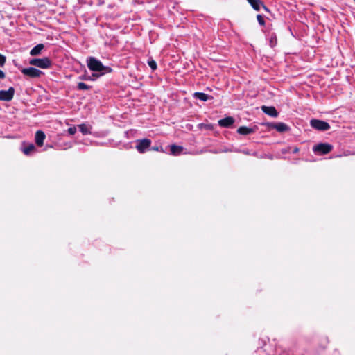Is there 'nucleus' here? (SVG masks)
I'll return each mask as SVG.
<instances>
[{"mask_svg": "<svg viewBox=\"0 0 355 355\" xmlns=\"http://www.w3.org/2000/svg\"><path fill=\"white\" fill-rule=\"evenodd\" d=\"M14 94L15 89L12 87L8 90H0V101H10L13 98Z\"/></svg>", "mask_w": 355, "mask_h": 355, "instance_id": "7", "label": "nucleus"}, {"mask_svg": "<svg viewBox=\"0 0 355 355\" xmlns=\"http://www.w3.org/2000/svg\"><path fill=\"white\" fill-rule=\"evenodd\" d=\"M21 150L26 155H30L33 152L36 151L35 146L33 144H24Z\"/></svg>", "mask_w": 355, "mask_h": 355, "instance_id": "15", "label": "nucleus"}, {"mask_svg": "<svg viewBox=\"0 0 355 355\" xmlns=\"http://www.w3.org/2000/svg\"><path fill=\"white\" fill-rule=\"evenodd\" d=\"M261 110L268 116L272 117H277L278 116V112L275 107L263 105L261 107Z\"/></svg>", "mask_w": 355, "mask_h": 355, "instance_id": "11", "label": "nucleus"}, {"mask_svg": "<svg viewBox=\"0 0 355 355\" xmlns=\"http://www.w3.org/2000/svg\"><path fill=\"white\" fill-rule=\"evenodd\" d=\"M6 57L0 53V66L3 67L6 62Z\"/></svg>", "mask_w": 355, "mask_h": 355, "instance_id": "24", "label": "nucleus"}, {"mask_svg": "<svg viewBox=\"0 0 355 355\" xmlns=\"http://www.w3.org/2000/svg\"><path fill=\"white\" fill-rule=\"evenodd\" d=\"M87 64L90 71L102 72L101 75H103L105 73H111L112 71L111 67L104 66L99 60L94 57H89L87 59Z\"/></svg>", "mask_w": 355, "mask_h": 355, "instance_id": "1", "label": "nucleus"}, {"mask_svg": "<svg viewBox=\"0 0 355 355\" xmlns=\"http://www.w3.org/2000/svg\"><path fill=\"white\" fill-rule=\"evenodd\" d=\"M6 75L5 73L0 69V80H2L5 78Z\"/></svg>", "mask_w": 355, "mask_h": 355, "instance_id": "25", "label": "nucleus"}, {"mask_svg": "<svg viewBox=\"0 0 355 355\" xmlns=\"http://www.w3.org/2000/svg\"><path fill=\"white\" fill-rule=\"evenodd\" d=\"M148 64L151 68V69L153 71L157 69V63L153 59H150L148 60Z\"/></svg>", "mask_w": 355, "mask_h": 355, "instance_id": "21", "label": "nucleus"}, {"mask_svg": "<svg viewBox=\"0 0 355 355\" xmlns=\"http://www.w3.org/2000/svg\"><path fill=\"white\" fill-rule=\"evenodd\" d=\"M153 149H154V150H158V148H154Z\"/></svg>", "mask_w": 355, "mask_h": 355, "instance_id": "27", "label": "nucleus"}, {"mask_svg": "<svg viewBox=\"0 0 355 355\" xmlns=\"http://www.w3.org/2000/svg\"><path fill=\"white\" fill-rule=\"evenodd\" d=\"M77 88L79 90H88L90 88V87L83 82H80L77 85Z\"/></svg>", "mask_w": 355, "mask_h": 355, "instance_id": "20", "label": "nucleus"}, {"mask_svg": "<svg viewBox=\"0 0 355 355\" xmlns=\"http://www.w3.org/2000/svg\"><path fill=\"white\" fill-rule=\"evenodd\" d=\"M269 126L271 128L275 129L279 132H287L290 129L286 123L282 122L270 123Z\"/></svg>", "mask_w": 355, "mask_h": 355, "instance_id": "8", "label": "nucleus"}, {"mask_svg": "<svg viewBox=\"0 0 355 355\" xmlns=\"http://www.w3.org/2000/svg\"><path fill=\"white\" fill-rule=\"evenodd\" d=\"M29 63L31 65L36 66L41 69H49L51 66V61L47 57L43 58H33L30 60Z\"/></svg>", "mask_w": 355, "mask_h": 355, "instance_id": "2", "label": "nucleus"}, {"mask_svg": "<svg viewBox=\"0 0 355 355\" xmlns=\"http://www.w3.org/2000/svg\"><path fill=\"white\" fill-rule=\"evenodd\" d=\"M98 5L99 6H101L103 4H104V0H98Z\"/></svg>", "mask_w": 355, "mask_h": 355, "instance_id": "26", "label": "nucleus"}, {"mask_svg": "<svg viewBox=\"0 0 355 355\" xmlns=\"http://www.w3.org/2000/svg\"><path fill=\"white\" fill-rule=\"evenodd\" d=\"M169 147H170V150H171V155H172L173 156H178L182 154L186 153V152H184V147H182L181 146L172 144V145L169 146Z\"/></svg>", "mask_w": 355, "mask_h": 355, "instance_id": "9", "label": "nucleus"}, {"mask_svg": "<svg viewBox=\"0 0 355 355\" xmlns=\"http://www.w3.org/2000/svg\"><path fill=\"white\" fill-rule=\"evenodd\" d=\"M44 48V45L43 44H38L31 50L30 55L32 56L37 55L41 53Z\"/></svg>", "mask_w": 355, "mask_h": 355, "instance_id": "17", "label": "nucleus"}, {"mask_svg": "<svg viewBox=\"0 0 355 355\" xmlns=\"http://www.w3.org/2000/svg\"><path fill=\"white\" fill-rule=\"evenodd\" d=\"M136 149L140 153H145L151 145V140L149 139H138L136 141Z\"/></svg>", "mask_w": 355, "mask_h": 355, "instance_id": "5", "label": "nucleus"}, {"mask_svg": "<svg viewBox=\"0 0 355 355\" xmlns=\"http://www.w3.org/2000/svg\"><path fill=\"white\" fill-rule=\"evenodd\" d=\"M310 125L313 128L318 130L325 131L330 128V125L327 122L318 119H311Z\"/></svg>", "mask_w": 355, "mask_h": 355, "instance_id": "4", "label": "nucleus"}, {"mask_svg": "<svg viewBox=\"0 0 355 355\" xmlns=\"http://www.w3.org/2000/svg\"><path fill=\"white\" fill-rule=\"evenodd\" d=\"M257 129V127L248 128L246 126H241L238 128L237 132L240 135H247L255 132Z\"/></svg>", "mask_w": 355, "mask_h": 355, "instance_id": "14", "label": "nucleus"}, {"mask_svg": "<svg viewBox=\"0 0 355 355\" xmlns=\"http://www.w3.org/2000/svg\"><path fill=\"white\" fill-rule=\"evenodd\" d=\"M257 19L258 23L261 26H264L265 25V20H264L263 17L261 15H258L257 16Z\"/></svg>", "mask_w": 355, "mask_h": 355, "instance_id": "22", "label": "nucleus"}, {"mask_svg": "<svg viewBox=\"0 0 355 355\" xmlns=\"http://www.w3.org/2000/svg\"><path fill=\"white\" fill-rule=\"evenodd\" d=\"M21 71L24 76L30 78H39L44 73L42 71L32 67L24 68Z\"/></svg>", "mask_w": 355, "mask_h": 355, "instance_id": "6", "label": "nucleus"}, {"mask_svg": "<svg viewBox=\"0 0 355 355\" xmlns=\"http://www.w3.org/2000/svg\"><path fill=\"white\" fill-rule=\"evenodd\" d=\"M193 98L202 101H207L209 99H212L213 97L203 92H195L193 95Z\"/></svg>", "mask_w": 355, "mask_h": 355, "instance_id": "16", "label": "nucleus"}, {"mask_svg": "<svg viewBox=\"0 0 355 355\" xmlns=\"http://www.w3.org/2000/svg\"><path fill=\"white\" fill-rule=\"evenodd\" d=\"M269 44L271 47L276 46L277 43V36L275 33H271L268 35Z\"/></svg>", "mask_w": 355, "mask_h": 355, "instance_id": "19", "label": "nucleus"}, {"mask_svg": "<svg viewBox=\"0 0 355 355\" xmlns=\"http://www.w3.org/2000/svg\"><path fill=\"white\" fill-rule=\"evenodd\" d=\"M333 149V146L329 144L321 143L313 147V151L318 155H326Z\"/></svg>", "mask_w": 355, "mask_h": 355, "instance_id": "3", "label": "nucleus"}, {"mask_svg": "<svg viewBox=\"0 0 355 355\" xmlns=\"http://www.w3.org/2000/svg\"><path fill=\"white\" fill-rule=\"evenodd\" d=\"M79 130L82 132L83 135H90L92 133V126L89 125H86L85 123H82L78 125Z\"/></svg>", "mask_w": 355, "mask_h": 355, "instance_id": "18", "label": "nucleus"}, {"mask_svg": "<svg viewBox=\"0 0 355 355\" xmlns=\"http://www.w3.org/2000/svg\"><path fill=\"white\" fill-rule=\"evenodd\" d=\"M46 135L42 130H37L35 132V143L38 146H42L44 144Z\"/></svg>", "mask_w": 355, "mask_h": 355, "instance_id": "10", "label": "nucleus"}, {"mask_svg": "<svg viewBox=\"0 0 355 355\" xmlns=\"http://www.w3.org/2000/svg\"><path fill=\"white\" fill-rule=\"evenodd\" d=\"M67 132L69 135H73L76 132V128L75 126H71L68 128Z\"/></svg>", "mask_w": 355, "mask_h": 355, "instance_id": "23", "label": "nucleus"}, {"mask_svg": "<svg viewBox=\"0 0 355 355\" xmlns=\"http://www.w3.org/2000/svg\"><path fill=\"white\" fill-rule=\"evenodd\" d=\"M234 123V119L231 116H227L218 121V125L223 128H230Z\"/></svg>", "mask_w": 355, "mask_h": 355, "instance_id": "12", "label": "nucleus"}, {"mask_svg": "<svg viewBox=\"0 0 355 355\" xmlns=\"http://www.w3.org/2000/svg\"><path fill=\"white\" fill-rule=\"evenodd\" d=\"M254 10L259 11L262 6L266 10H268L267 7L260 0H247Z\"/></svg>", "mask_w": 355, "mask_h": 355, "instance_id": "13", "label": "nucleus"}]
</instances>
